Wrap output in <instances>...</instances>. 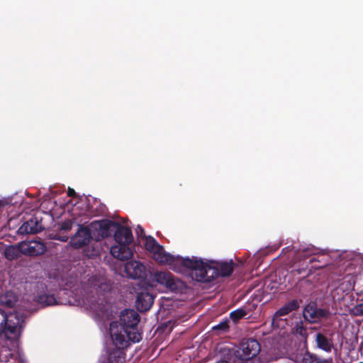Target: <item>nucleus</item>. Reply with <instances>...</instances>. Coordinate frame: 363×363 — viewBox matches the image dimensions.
Masks as SVG:
<instances>
[{
	"mask_svg": "<svg viewBox=\"0 0 363 363\" xmlns=\"http://www.w3.org/2000/svg\"><path fill=\"white\" fill-rule=\"evenodd\" d=\"M140 318L133 309H125L121 312L120 323L110 324V334L113 345L128 347L131 342H138L142 339L138 325Z\"/></svg>",
	"mask_w": 363,
	"mask_h": 363,
	"instance_id": "obj_1",
	"label": "nucleus"
},
{
	"mask_svg": "<svg viewBox=\"0 0 363 363\" xmlns=\"http://www.w3.org/2000/svg\"><path fill=\"white\" fill-rule=\"evenodd\" d=\"M179 263L184 268L191 270L192 279L199 282H211L213 280V275L216 269H211V261L204 262L202 259L196 257H176L175 264Z\"/></svg>",
	"mask_w": 363,
	"mask_h": 363,
	"instance_id": "obj_2",
	"label": "nucleus"
},
{
	"mask_svg": "<svg viewBox=\"0 0 363 363\" xmlns=\"http://www.w3.org/2000/svg\"><path fill=\"white\" fill-rule=\"evenodd\" d=\"M23 316L18 313H7L0 308V336L4 334L9 337L18 336L23 328Z\"/></svg>",
	"mask_w": 363,
	"mask_h": 363,
	"instance_id": "obj_3",
	"label": "nucleus"
},
{
	"mask_svg": "<svg viewBox=\"0 0 363 363\" xmlns=\"http://www.w3.org/2000/svg\"><path fill=\"white\" fill-rule=\"evenodd\" d=\"M259 342L254 338L243 340L240 347L233 350L230 355L233 357L234 363H248L260 352Z\"/></svg>",
	"mask_w": 363,
	"mask_h": 363,
	"instance_id": "obj_4",
	"label": "nucleus"
},
{
	"mask_svg": "<svg viewBox=\"0 0 363 363\" xmlns=\"http://www.w3.org/2000/svg\"><path fill=\"white\" fill-rule=\"evenodd\" d=\"M145 249L154 254L155 259L161 263H166L169 265H174L176 262V257L167 253L164 247L160 245L157 241L150 235H144Z\"/></svg>",
	"mask_w": 363,
	"mask_h": 363,
	"instance_id": "obj_5",
	"label": "nucleus"
},
{
	"mask_svg": "<svg viewBox=\"0 0 363 363\" xmlns=\"http://www.w3.org/2000/svg\"><path fill=\"white\" fill-rule=\"evenodd\" d=\"M152 280L165 286L172 292H179L184 287L183 281L174 277L169 272H156L152 276Z\"/></svg>",
	"mask_w": 363,
	"mask_h": 363,
	"instance_id": "obj_6",
	"label": "nucleus"
},
{
	"mask_svg": "<svg viewBox=\"0 0 363 363\" xmlns=\"http://www.w3.org/2000/svg\"><path fill=\"white\" fill-rule=\"evenodd\" d=\"M331 313L328 308H318L317 303L313 301L308 303L303 308V318L310 323H317L321 319H328Z\"/></svg>",
	"mask_w": 363,
	"mask_h": 363,
	"instance_id": "obj_7",
	"label": "nucleus"
},
{
	"mask_svg": "<svg viewBox=\"0 0 363 363\" xmlns=\"http://www.w3.org/2000/svg\"><path fill=\"white\" fill-rule=\"evenodd\" d=\"M91 239L90 228L88 226L79 225L77 232L70 238L69 244L74 249H81L88 245Z\"/></svg>",
	"mask_w": 363,
	"mask_h": 363,
	"instance_id": "obj_8",
	"label": "nucleus"
},
{
	"mask_svg": "<svg viewBox=\"0 0 363 363\" xmlns=\"http://www.w3.org/2000/svg\"><path fill=\"white\" fill-rule=\"evenodd\" d=\"M23 255L28 256H38L43 255L47 251L46 245L41 241L32 240L21 242Z\"/></svg>",
	"mask_w": 363,
	"mask_h": 363,
	"instance_id": "obj_9",
	"label": "nucleus"
},
{
	"mask_svg": "<svg viewBox=\"0 0 363 363\" xmlns=\"http://www.w3.org/2000/svg\"><path fill=\"white\" fill-rule=\"evenodd\" d=\"M212 264L211 269H216V274L213 275V280L218 277H229L234 270V262L233 260L230 262H214L211 261Z\"/></svg>",
	"mask_w": 363,
	"mask_h": 363,
	"instance_id": "obj_10",
	"label": "nucleus"
},
{
	"mask_svg": "<svg viewBox=\"0 0 363 363\" xmlns=\"http://www.w3.org/2000/svg\"><path fill=\"white\" fill-rule=\"evenodd\" d=\"M124 271L127 276L133 279H141L146 275L145 267L138 261L131 260L125 264Z\"/></svg>",
	"mask_w": 363,
	"mask_h": 363,
	"instance_id": "obj_11",
	"label": "nucleus"
},
{
	"mask_svg": "<svg viewBox=\"0 0 363 363\" xmlns=\"http://www.w3.org/2000/svg\"><path fill=\"white\" fill-rule=\"evenodd\" d=\"M43 230L41 220L34 216L22 224L18 230V233L20 235L36 234Z\"/></svg>",
	"mask_w": 363,
	"mask_h": 363,
	"instance_id": "obj_12",
	"label": "nucleus"
},
{
	"mask_svg": "<svg viewBox=\"0 0 363 363\" xmlns=\"http://www.w3.org/2000/svg\"><path fill=\"white\" fill-rule=\"evenodd\" d=\"M130 244L117 243L111 248V254L120 260H128L130 259L133 255V252L130 247Z\"/></svg>",
	"mask_w": 363,
	"mask_h": 363,
	"instance_id": "obj_13",
	"label": "nucleus"
},
{
	"mask_svg": "<svg viewBox=\"0 0 363 363\" xmlns=\"http://www.w3.org/2000/svg\"><path fill=\"white\" fill-rule=\"evenodd\" d=\"M114 239L116 243L131 244L133 241L131 229L118 223L115 229Z\"/></svg>",
	"mask_w": 363,
	"mask_h": 363,
	"instance_id": "obj_14",
	"label": "nucleus"
},
{
	"mask_svg": "<svg viewBox=\"0 0 363 363\" xmlns=\"http://www.w3.org/2000/svg\"><path fill=\"white\" fill-rule=\"evenodd\" d=\"M284 253H291L294 255V259L296 262L297 259H306L309 258L310 256L317 254V249L315 248H304V249H296L294 246H288L282 250L281 252Z\"/></svg>",
	"mask_w": 363,
	"mask_h": 363,
	"instance_id": "obj_15",
	"label": "nucleus"
},
{
	"mask_svg": "<svg viewBox=\"0 0 363 363\" xmlns=\"http://www.w3.org/2000/svg\"><path fill=\"white\" fill-rule=\"evenodd\" d=\"M154 303V296L148 292H140L138 294L135 306L140 312H146L150 309Z\"/></svg>",
	"mask_w": 363,
	"mask_h": 363,
	"instance_id": "obj_16",
	"label": "nucleus"
},
{
	"mask_svg": "<svg viewBox=\"0 0 363 363\" xmlns=\"http://www.w3.org/2000/svg\"><path fill=\"white\" fill-rule=\"evenodd\" d=\"M117 225V222L110 220H101L99 221L98 228H96L98 231V235L100 236L101 238H106L111 236L112 231H115Z\"/></svg>",
	"mask_w": 363,
	"mask_h": 363,
	"instance_id": "obj_17",
	"label": "nucleus"
},
{
	"mask_svg": "<svg viewBox=\"0 0 363 363\" xmlns=\"http://www.w3.org/2000/svg\"><path fill=\"white\" fill-rule=\"evenodd\" d=\"M315 342L319 349L326 352H330L334 347L333 340L321 333L315 335Z\"/></svg>",
	"mask_w": 363,
	"mask_h": 363,
	"instance_id": "obj_18",
	"label": "nucleus"
},
{
	"mask_svg": "<svg viewBox=\"0 0 363 363\" xmlns=\"http://www.w3.org/2000/svg\"><path fill=\"white\" fill-rule=\"evenodd\" d=\"M300 303L301 301L296 299H292L288 301L275 313L274 316L281 317L286 315L292 311H297L300 307Z\"/></svg>",
	"mask_w": 363,
	"mask_h": 363,
	"instance_id": "obj_19",
	"label": "nucleus"
},
{
	"mask_svg": "<svg viewBox=\"0 0 363 363\" xmlns=\"http://www.w3.org/2000/svg\"><path fill=\"white\" fill-rule=\"evenodd\" d=\"M333 358H322L318 354L306 350L303 354L300 363H332Z\"/></svg>",
	"mask_w": 363,
	"mask_h": 363,
	"instance_id": "obj_20",
	"label": "nucleus"
},
{
	"mask_svg": "<svg viewBox=\"0 0 363 363\" xmlns=\"http://www.w3.org/2000/svg\"><path fill=\"white\" fill-rule=\"evenodd\" d=\"M23 254L21 242L17 245H9L4 250V257L9 260L18 258Z\"/></svg>",
	"mask_w": 363,
	"mask_h": 363,
	"instance_id": "obj_21",
	"label": "nucleus"
},
{
	"mask_svg": "<svg viewBox=\"0 0 363 363\" xmlns=\"http://www.w3.org/2000/svg\"><path fill=\"white\" fill-rule=\"evenodd\" d=\"M36 301L43 306H50L57 304V301L53 294L46 292L38 294Z\"/></svg>",
	"mask_w": 363,
	"mask_h": 363,
	"instance_id": "obj_22",
	"label": "nucleus"
},
{
	"mask_svg": "<svg viewBox=\"0 0 363 363\" xmlns=\"http://www.w3.org/2000/svg\"><path fill=\"white\" fill-rule=\"evenodd\" d=\"M0 302L8 308H13L15 305L16 299L11 292H6L0 297Z\"/></svg>",
	"mask_w": 363,
	"mask_h": 363,
	"instance_id": "obj_23",
	"label": "nucleus"
},
{
	"mask_svg": "<svg viewBox=\"0 0 363 363\" xmlns=\"http://www.w3.org/2000/svg\"><path fill=\"white\" fill-rule=\"evenodd\" d=\"M293 332L302 337L306 338L308 336L307 329L304 326L302 320L298 321L295 323V325L293 328Z\"/></svg>",
	"mask_w": 363,
	"mask_h": 363,
	"instance_id": "obj_24",
	"label": "nucleus"
},
{
	"mask_svg": "<svg viewBox=\"0 0 363 363\" xmlns=\"http://www.w3.org/2000/svg\"><path fill=\"white\" fill-rule=\"evenodd\" d=\"M246 315L247 312L245 309L238 308L232 311L230 314V317L233 320V322L236 323Z\"/></svg>",
	"mask_w": 363,
	"mask_h": 363,
	"instance_id": "obj_25",
	"label": "nucleus"
},
{
	"mask_svg": "<svg viewBox=\"0 0 363 363\" xmlns=\"http://www.w3.org/2000/svg\"><path fill=\"white\" fill-rule=\"evenodd\" d=\"M213 330H220L222 333H225L229 329L228 320H225L221 321L220 323L212 328Z\"/></svg>",
	"mask_w": 363,
	"mask_h": 363,
	"instance_id": "obj_26",
	"label": "nucleus"
},
{
	"mask_svg": "<svg viewBox=\"0 0 363 363\" xmlns=\"http://www.w3.org/2000/svg\"><path fill=\"white\" fill-rule=\"evenodd\" d=\"M72 224L73 223L71 220H65L60 224V230L64 232L69 231L72 228Z\"/></svg>",
	"mask_w": 363,
	"mask_h": 363,
	"instance_id": "obj_27",
	"label": "nucleus"
},
{
	"mask_svg": "<svg viewBox=\"0 0 363 363\" xmlns=\"http://www.w3.org/2000/svg\"><path fill=\"white\" fill-rule=\"evenodd\" d=\"M352 312L355 316H363V303L354 306L352 309Z\"/></svg>",
	"mask_w": 363,
	"mask_h": 363,
	"instance_id": "obj_28",
	"label": "nucleus"
},
{
	"mask_svg": "<svg viewBox=\"0 0 363 363\" xmlns=\"http://www.w3.org/2000/svg\"><path fill=\"white\" fill-rule=\"evenodd\" d=\"M136 233L139 237H141L143 239H144V235H145V231H144V229L141 226H140V225L138 226Z\"/></svg>",
	"mask_w": 363,
	"mask_h": 363,
	"instance_id": "obj_29",
	"label": "nucleus"
},
{
	"mask_svg": "<svg viewBox=\"0 0 363 363\" xmlns=\"http://www.w3.org/2000/svg\"><path fill=\"white\" fill-rule=\"evenodd\" d=\"M308 268V265L306 264L305 267H301L298 269H294V272L297 274H301L303 272H305L306 269Z\"/></svg>",
	"mask_w": 363,
	"mask_h": 363,
	"instance_id": "obj_30",
	"label": "nucleus"
},
{
	"mask_svg": "<svg viewBox=\"0 0 363 363\" xmlns=\"http://www.w3.org/2000/svg\"><path fill=\"white\" fill-rule=\"evenodd\" d=\"M86 299H87V301L89 303V306L91 307L95 306V304H96L98 303L97 298L95 296H92L90 298V300H89L88 298H86Z\"/></svg>",
	"mask_w": 363,
	"mask_h": 363,
	"instance_id": "obj_31",
	"label": "nucleus"
},
{
	"mask_svg": "<svg viewBox=\"0 0 363 363\" xmlns=\"http://www.w3.org/2000/svg\"><path fill=\"white\" fill-rule=\"evenodd\" d=\"M55 239L62 241V242H66L68 240V236L56 235L55 236Z\"/></svg>",
	"mask_w": 363,
	"mask_h": 363,
	"instance_id": "obj_32",
	"label": "nucleus"
},
{
	"mask_svg": "<svg viewBox=\"0 0 363 363\" xmlns=\"http://www.w3.org/2000/svg\"><path fill=\"white\" fill-rule=\"evenodd\" d=\"M67 195L70 197H76L77 196L75 191L71 188L68 189Z\"/></svg>",
	"mask_w": 363,
	"mask_h": 363,
	"instance_id": "obj_33",
	"label": "nucleus"
},
{
	"mask_svg": "<svg viewBox=\"0 0 363 363\" xmlns=\"http://www.w3.org/2000/svg\"><path fill=\"white\" fill-rule=\"evenodd\" d=\"M316 261H318V259H316L315 257H313L310 259L309 261V263H313L314 262H316Z\"/></svg>",
	"mask_w": 363,
	"mask_h": 363,
	"instance_id": "obj_34",
	"label": "nucleus"
},
{
	"mask_svg": "<svg viewBox=\"0 0 363 363\" xmlns=\"http://www.w3.org/2000/svg\"><path fill=\"white\" fill-rule=\"evenodd\" d=\"M217 363H230V362L228 361H225V360H221V361L218 362Z\"/></svg>",
	"mask_w": 363,
	"mask_h": 363,
	"instance_id": "obj_35",
	"label": "nucleus"
},
{
	"mask_svg": "<svg viewBox=\"0 0 363 363\" xmlns=\"http://www.w3.org/2000/svg\"><path fill=\"white\" fill-rule=\"evenodd\" d=\"M308 275H309V272H308V273H307L306 275H304L303 277H307V276H308Z\"/></svg>",
	"mask_w": 363,
	"mask_h": 363,
	"instance_id": "obj_36",
	"label": "nucleus"
},
{
	"mask_svg": "<svg viewBox=\"0 0 363 363\" xmlns=\"http://www.w3.org/2000/svg\"><path fill=\"white\" fill-rule=\"evenodd\" d=\"M360 363H363V362H360Z\"/></svg>",
	"mask_w": 363,
	"mask_h": 363,
	"instance_id": "obj_37",
	"label": "nucleus"
}]
</instances>
